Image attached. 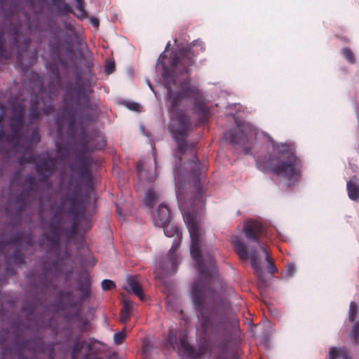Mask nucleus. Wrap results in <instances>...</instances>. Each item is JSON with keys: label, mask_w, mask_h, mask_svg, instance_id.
<instances>
[{"label": "nucleus", "mask_w": 359, "mask_h": 359, "mask_svg": "<svg viewBox=\"0 0 359 359\" xmlns=\"http://www.w3.org/2000/svg\"><path fill=\"white\" fill-rule=\"evenodd\" d=\"M166 58L165 52L162 53L158 58V62L162 65V78L167 90L168 100L170 102L168 113L174 121L170 130L177 142L178 153L182 155L187 151H190L191 154V159L187 162V168L189 170L196 189V197H202L203 176L201 164L195 154V144L184 140L192 131V124L189 116L185 111L180 110V107L185 100H194V109L201 123L206 122L210 116V108L201 90L198 85L191 83L190 78L183 79L177 85L175 73L178 72L180 74H189V67L195 64L194 51L191 48H182L172 53L169 61L170 68L167 67L164 62Z\"/></svg>", "instance_id": "f257e3e1"}, {"label": "nucleus", "mask_w": 359, "mask_h": 359, "mask_svg": "<svg viewBox=\"0 0 359 359\" xmlns=\"http://www.w3.org/2000/svg\"><path fill=\"white\" fill-rule=\"evenodd\" d=\"M184 221L191 238V255L200 273V279L193 283L191 298L196 311L201 317V331L207 337H225L230 332L229 302L218 297L211 310L208 311L204 306L205 296L209 290L211 278L217 272L215 259L210 255H204L203 257L201 255V233L195 215L191 212L185 213Z\"/></svg>", "instance_id": "f03ea898"}, {"label": "nucleus", "mask_w": 359, "mask_h": 359, "mask_svg": "<svg viewBox=\"0 0 359 359\" xmlns=\"http://www.w3.org/2000/svg\"><path fill=\"white\" fill-rule=\"evenodd\" d=\"M93 90L81 79H78L67 88V99L65 102L64 116H66L71 126L76 122V117L83 111L93 110L95 105L91 103L89 94Z\"/></svg>", "instance_id": "7ed1b4c3"}, {"label": "nucleus", "mask_w": 359, "mask_h": 359, "mask_svg": "<svg viewBox=\"0 0 359 359\" xmlns=\"http://www.w3.org/2000/svg\"><path fill=\"white\" fill-rule=\"evenodd\" d=\"M265 168L285 181L287 187L295 184L302 176V162L294 154L287 161H281L270 156L265 163Z\"/></svg>", "instance_id": "20e7f679"}, {"label": "nucleus", "mask_w": 359, "mask_h": 359, "mask_svg": "<svg viewBox=\"0 0 359 359\" xmlns=\"http://www.w3.org/2000/svg\"><path fill=\"white\" fill-rule=\"evenodd\" d=\"M76 290L80 292V296L75 299L72 290H60L58 299L64 302L63 306L66 309H75L76 316L80 315L83 302L88 299L91 295V281L88 273L79 277Z\"/></svg>", "instance_id": "39448f33"}, {"label": "nucleus", "mask_w": 359, "mask_h": 359, "mask_svg": "<svg viewBox=\"0 0 359 359\" xmlns=\"http://www.w3.org/2000/svg\"><path fill=\"white\" fill-rule=\"evenodd\" d=\"M39 94L34 95L30 101L29 116L31 123H35L42 115H49L55 111L53 105V92L46 93L41 82L38 81Z\"/></svg>", "instance_id": "423d86ee"}, {"label": "nucleus", "mask_w": 359, "mask_h": 359, "mask_svg": "<svg viewBox=\"0 0 359 359\" xmlns=\"http://www.w3.org/2000/svg\"><path fill=\"white\" fill-rule=\"evenodd\" d=\"M20 25H14L12 29V41L9 50L5 47L4 33L0 31V60H8L12 55V52L15 51L17 60H21L22 55L27 52L30 44V39L27 36L20 34Z\"/></svg>", "instance_id": "0eeeda50"}, {"label": "nucleus", "mask_w": 359, "mask_h": 359, "mask_svg": "<svg viewBox=\"0 0 359 359\" xmlns=\"http://www.w3.org/2000/svg\"><path fill=\"white\" fill-rule=\"evenodd\" d=\"M66 200L69 203L67 212L73 217L68 233V238H70L79 232L80 222H84L86 224L84 232L88 231L92 227V223L89 219L84 217L85 206L79 195L73 193L71 196H67Z\"/></svg>", "instance_id": "6e6552de"}, {"label": "nucleus", "mask_w": 359, "mask_h": 359, "mask_svg": "<svg viewBox=\"0 0 359 359\" xmlns=\"http://www.w3.org/2000/svg\"><path fill=\"white\" fill-rule=\"evenodd\" d=\"M106 145V140L102 135H97L93 137H88L84 134L80 137L79 146L76 149V158L79 168H89L93 163L91 156L88 152L95 149H102Z\"/></svg>", "instance_id": "1a4fd4ad"}, {"label": "nucleus", "mask_w": 359, "mask_h": 359, "mask_svg": "<svg viewBox=\"0 0 359 359\" xmlns=\"http://www.w3.org/2000/svg\"><path fill=\"white\" fill-rule=\"evenodd\" d=\"M158 227L163 229L164 233L168 237H172L175 235L179 236L178 228L171 222V220L165 223V225L159 226ZM180 242L181 238L178 237V240L177 241H175L168 252L166 259L161 265L162 270L165 274L175 273L177 270V257L175 252L178 249Z\"/></svg>", "instance_id": "9d476101"}, {"label": "nucleus", "mask_w": 359, "mask_h": 359, "mask_svg": "<svg viewBox=\"0 0 359 359\" xmlns=\"http://www.w3.org/2000/svg\"><path fill=\"white\" fill-rule=\"evenodd\" d=\"M243 232L248 240L255 241L260 246V249L265 255V259L268 262V270L271 274L278 271L272 259L270 257L266 248L261 245L260 237L265 233V228L262 224L257 221H249L246 222L243 228Z\"/></svg>", "instance_id": "9b49d317"}, {"label": "nucleus", "mask_w": 359, "mask_h": 359, "mask_svg": "<svg viewBox=\"0 0 359 359\" xmlns=\"http://www.w3.org/2000/svg\"><path fill=\"white\" fill-rule=\"evenodd\" d=\"M22 242V235L21 233H18L14 236L8 240L0 241V253L3 254L4 251L10 245H14L15 249L13 255L5 256L6 261L8 266L6 268V274L13 276L15 274V270L11 269L10 266L13 264L15 266H20L25 263L24 255L20 249V245Z\"/></svg>", "instance_id": "f8f14e48"}, {"label": "nucleus", "mask_w": 359, "mask_h": 359, "mask_svg": "<svg viewBox=\"0 0 359 359\" xmlns=\"http://www.w3.org/2000/svg\"><path fill=\"white\" fill-rule=\"evenodd\" d=\"M49 46L51 54L55 57L60 65L67 67V62L62 55L72 53L74 42L72 36L63 32L55 34Z\"/></svg>", "instance_id": "ddd939ff"}, {"label": "nucleus", "mask_w": 359, "mask_h": 359, "mask_svg": "<svg viewBox=\"0 0 359 359\" xmlns=\"http://www.w3.org/2000/svg\"><path fill=\"white\" fill-rule=\"evenodd\" d=\"M24 108L18 106L13 110V114L10 117L11 133L7 134L6 142L16 148L20 142L21 132L23 127Z\"/></svg>", "instance_id": "4468645a"}, {"label": "nucleus", "mask_w": 359, "mask_h": 359, "mask_svg": "<svg viewBox=\"0 0 359 359\" xmlns=\"http://www.w3.org/2000/svg\"><path fill=\"white\" fill-rule=\"evenodd\" d=\"M231 242L235 248V250L241 259L246 261L250 259L251 266L254 269L257 276H262L261 258L256 251L252 250L248 252L247 247L242 240L236 236L231 238Z\"/></svg>", "instance_id": "2eb2a0df"}, {"label": "nucleus", "mask_w": 359, "mask_h": 359, "mask_svg": "<svg viewBox=\"0 0 359 359\" xmlns=\"http://www.w3.org/2000/svg\"><path fill=\"white\" fill-rule=\"evenodd\" d=\"M25 185L27 186L23 191L15 198V203L18 205L17 213L21 215L27 205V200L29 193L36 188V179L32 174H28L25 177Z\"/></svg>", "instance_id": "dca6fc26"}, {"label": "nucleus", "mask_w": 359, "mask_h": 359, "mask_svg": "<svg viewBox=\"0 0 359 359\" xmlns=\"http://www.w3.org/2000/svg\"><path fill=\"white\" fill-rule=\"evenodd\" d=\"M56 169V159L53 157H46L40 159L35 165V170L41 182H46L55 172Z\"/></svg>", "instance_id": "f3484780"}, {"label": "nucleus", "mask_w": 359, "mask_h": 359, "mask_svg": "<svg viewBox=\"0 0 359 359\" xmlns=\"http://www.w3.org/2000/svg\"><path fill=\"white\" fill-rule=\"evenodd\" d=\"M49 232L46 235V240L50 243L51 250H60V242L63 231L62 221L60 218L55 224L50 223L48 226Z\"/></svg>", "instance_id": "a211bd4d"}, {"label": "nucleus", "mask_w": 359, "mask_h": 359, "mask_svg": "<svg viewBox=\"0 0 359 359\" xmlns=\"http://www.w3.org/2000/svg\"><path fill=\"white\" fill-rule=\"evenodd\" d=\"M43 277L41 285L43 288H49L53 286V278L60 272L59 261L51 263H46L43 266Z\"/></svg>", "instance_id": "6ab92c4d"}, {"label": "nucleus", "mask_w": 359, "mask_h": 359, "mask_svg": "<svg viewBox=\"0 0 359 359\" xmlns=\"http://www.w3.org/2000/svg\"><path fill=\"white\" fill-rule=\"evenodd\" d=\"M19 346L23 350L27 349L32 353H44L46 351L53 353L54 348L53 345H45L41 338L34 340H24L19 342Z\"/></svg>", "instance_id": "aec40b11"}, {"label": "nucleus", "mask_w": 359, "mask_h": 359, "mask_svg": "<svg viewBox=\"0 0 359 359\" xmlns=\"http://www.w3.org/2000/svg\"><path fill=\"white\" fill-rule=\"evenodd\" d=\"M180 344L182 350L194 359H199L209 351L206 344H201L198 348H194L189 344L186 336L181 337Z\"/></svg>", "instance_id": "412c9836"}, {"label": "nucleus", "mask_w": 359, "mask_h": 359, "mask_svg": "<svg viewBox=\"0 0 359 359\" xmlns=\"http://www.w3.org/2000/svg\"><path fill=\"white\" fill-rule=\"evenodd\" d=\"M152 219L156 226H163L170 221V213L168 207L164 204L160 205L156 212L153 215Z\"/></svg>", "instance_id": "4be33fe9"}, {"label": "nucleus", "mask_w": 359, "mask_h": 359, "mask_svg": "<svg viewBox=\"0 0 359 359\" xmlns=\"http://www.w3.org/2000/svg\"><path fill=\"white\" fill-rule=\"evenodd\" d=\"M126 282L128 287H124V289L132 292L142 301H143L144 299V296L137 277L134 276H129L126 278Z\"/></svg>", "instance_id": "5701e85b"}, {"label": "nucleus", "mask_w": 359, "mask_h": 359, "mask_svg": "<svg viewBox=\"0 0 359 359\" xmlns=\"http://www.w3.org/2000/svg\"><path fill=\"white\" fill-rule=\"evenodd\" d=\"M227 134L229 136L230 143L233 145L244 146L248 140L247 136L240 128L231 129Z\"/></svg>", "instance_id": "b1692460"}, {"label": "nucleus", "mask_w": 359, "mask_h": 359, "mask_svg": "<svg viewBox=\"0 0 359 359\" xmlns=\"http://www.w3.org/2000/svg\"><path fill=\"white\" fill-rule=\"evenodd\" d=\"M83 348H86L88 352H90L92 350V346L85 340H76L70 347L71 359H78L79 355Z\"/></svg>", "instance_id": "393cba45"}, {"label": "nucleus", "mask_w": 359, "mask_h": 359, "mask_svg": "<svg viewBox=\"0 0 359 359\" xmlns=\"http://www.w3.org/2000/svg\"><path fill=\"white\" fill-rule=\"evenodd\" d=\"M348 197L353 201L359 200V180L353 176L346 184Z\"/></svg>", "instance_id": "a878e982"}, {"label": "nucleus", "mask_w": 359, "mask_h": 359, "mask_svg": "<svg viewBox=\"0 0 359 359\" xmlns=\"http://www.w3.org/2000/svg\"><path fill=\"white\" fill-rule=\"evenodd\" d=\"M185 336L184 334H180L178 338L177 336V331L172 329L169 330L168 337L166 339L167 343L170 346L173 350L182 349L180 339L181 337Z\"/></svg>", "instance_id": "bb28decb"}, {"label": "nucleus", "mask_w": 359, "mask_h": 359, "mask_svg": "<svg viewBox=\"0 0 359 359\" xmlns=\"http://www.w3.org/2000/svg\"><path fill=\"white\" fill-rule=\"evenodd\" d=\"M53 6L57 13L61 15H66L69 13H73L72 7L66 3L65 0H51Z\"/></svg>", "instance_id": "cd10ccee"}, {"label": "nucleus", "mask_w": 359, "mask_h": 359, "mask_svg": "<svg viewBox=\"0 0 359 359\" xmlns=\"http://www.w3.org/2000/svg\"><path fill=\"white\" fill-rule=\"evenodd\" d=\"M136 168L137 176L141 180H145L149 182H151L156 180V177L155 176L154 174L153 175L151 173H149V175H147V173H146L147 172L144 170V162L142 161H139L137 163Z\"/></svg>", "instance_id": "c85d7f7f"}, {"label": "nucleus", "mask_w": 359, "mask_h": 359, "mask_svg": "<svg viewBox=\"0 0 359 359\" xmlns=\"http://www.w3.org/2000/svg\"><path fill=\"white\" fill-rule=\"evenodd\" d=\"M330 359H336L341 357L342 359H351L349 351L345 348H340L339 349L331 347L329 351Z\"/></svg>", "instance_id": "c756f323"}, {"label": "nucleus", "mask_w": 359, "mask_h": 359, "mask_svg": "<svg viewBox=\"0 0 359 359\" xmlns=\"http://www.w3.org/2000/svg\"><path fill=\"white\" fill-rule=\"evenodd\" d=\"M78 172L80 177L83 179L86 182V184L88 185L89 189L93 188V182L92 179V173L90 170L89 168H79L78 169Z\"/></svg>", "instance_id": "7c9ffc66"}, {"label": "nucleus", "mask_w": 359, "mask_h": 359, "mask_svg": "<svg viewBox=\"0 0 359 359\" xmlns=\"http://www.w3.org/2000/svg\"><path fill=\"white\" fill-rule=\"evenodd\" d=\"M157 199V194L154 190L150 189L145 193L144 204L147 207L151 208L154 206L156 200Z\"/></svg>", "instance_id": "2f4dec72"}, {"label": "nucleus", "mask_w": 359, "mask_h": 359, "mask_svg": "<svg viewBox=\"0 0 359 359\" xmlns=\"http://www.w3.org/2000/svg\"><path fill=\"white\" fill-rule=\"evenodd\" d=\"M22 311L26 313L28 320H32L36 311V306L33 303L25 302L22 304Z\"/></svg>", "instance_id": "473e14b6"}, {"label": "nucleus", "mask_w": 359, "mask_h": 359, "mask_svg": "<svg viewBox=\"0 0 359 359\" xmlns=\"http://www.w3.org/2000/svg\"><path fill=\"white\" fill-rule=\"evenodd\" d=\"M175 182L176 196L179 197L182 192L183 185L181 173L178 171L175 173Z\"/></svg>", "instance_id": "72a5a7b5"}, {"label": "nucleus", "mask_w": 359, "mask_h": 359, "mask_svg": "<svg viewBox=\"0 0 359 359\" xmlns=\"http://www.w3.org/2000/svg\"><path fill=\"white\" fill-rule=\"evenodd\" d=\"M351 338L353 343L357 345L359 342V322L356 321L353 325L352 330L351 332Z\"/></svg>", "instance_id": "f704fd0d"}, {"label": "nucleus", "mask_w": 359, "mask_h": 359, "mask_svg": "<svg viewBox=\"0 0 359 359\" xmlns=\"http://www.w3.org/2000/svg\"><path fill=\"white\" fill-rule=\"evenodd\" d=\"M41 141V137L39 135V132L37 127H35L32 131L31 136L28 139V142L29 144H37Z\"/></svg>", "instance_id": "c9c22d12"}, {"label": "nucleus", "mask_w": 359, "mask_h": 359, "mask_svg": "<svg viewBox=\"0 0 359 359\" xmlns=\"http://www.w3.org/2000/svg\"><path fill=\"white\" fill-rule=\"evenodd\" d=\"M358 314V307L354 302H351L349 307V320L354 322Z\"/></svg>", "instance_id": "e433bc0d"}, {"label": "nucleus", "mask_w": 359, "mask_h": 359, "mask_svg": "<svg viewBox=\"0 0 359 359\" xmlns=\"http://www.w3.org/2000/svg\"><path fill=\"white\" fill-rule=\"evenodd\" d=\"M341 53L343 56L346 58L347 61H348L350 63H354L355 62V57L353 52L351 50L348 48H344L341 50Z\"/></svg>", "instance_id": "4c0bfd02"}, {"label": "nucleus", "mask_w": 359, "mask_h": 359, "mask_svg": "<svg viewBox=\"0 0 359 359\" xmlns=\"http://www.w3.org/2000/svg\"><path fill=\"white\" fill-rule=\"evenodd\" d=\"M76 9L78 11V13H74V15L81 20H83L86 18L87 13L84 9V2L81 4L76 5Z\"/></svg>", "instance_id": "58836bf2"}, {"label": "nucleus", "mask_w": 359, "mask_h": 359, "mask_svg": "<svg viewBox=\"0 0 359 359\" xmlns=\"http://www.w3.org/2000/svg\"><path fill=\"white\" fill-rule=\"evenodd\" d=\"M101 286L103 290H110L116 287L114 282L109 279H104L102 281Z\"/></svg>", "instance_id": "ea45409f"}, {"label": "nucleus", "mask_w": 359, "mask_h": 359, "mask_svg": "<svg viewBox=\"0 0 359 359\" xmlns=\"http://www.w3.org/2000/svg\"><path fill=\"white\" fill-rule=\"evenodd\" d=\"M126 337V335L124 333V332H120L115 333L114 335V344L116 345L121 344L123 342Z\"/></svg>", "instance_id": "a19ab883"}, {"label": "nucleus", "mask_w": 359, "mask_h": 359, "mask_svg": "<svg viewBox=\"0 0 359 359\" xmlns=\"http://www.w3.org/2000/svg\"><path fill=\"white\" fill-rule=\"evenodd\" d=\"M48 69L57 79H60V72L57 64H50Z\"/></svg>", "instance_id": "79ce46f5"}, {"label": "nucleus", "mask_w": 359, "mask_h": 359, "mask_svg": "<svg viewBox=\"0 0 359 359\" xmlns=\"http://www.w3.org/2000/svg\"><path fill=\"white\" fill-rule=\"evenodd\" d=\"M35 158H36V156L34 155L31 154L28 156L27 158H19L18 161L20 165H24L25 163L35 162Z\"/></svg>", "instance_id": "37998d69"}, {"label": "nucleus", "mask_w": 359, "mask_h": 359, "mask_svg": "<svg viewBox=\"0 0 359 359\" xmlns=\"http://www.w3.org/2000/svg\"><path fill=\"white\" fill-rule=\"evenodd\" d=\"M2 122H3V116H2V115H0V141L4 140V141L6 142V137L7 136V135L6 134V133L4 131V128Z\"/></svg>", "instance_id": "c03bdc74"}, {"label": "nucleus", "mask_w": 359, "mask_h": 359, "mask_svg": "<svg viewBox=\"0 0 359 359\" xmlns=\"http://www.w3.org/2000/svg\"><path fill=\"white\" fill-rule=\"evenodd\" d=\"M296 268L293 264H287V276L291 277L295 273Z\"/></svg>", "instance_id": "a18cd8bd"}, {"label": "nucleus", "mask_w": 359, "mask_h": 359, "mask_svg": "<svg viewBox=\"0 0 359 359\" xmlns=\"http://www.w3.org/2000/svg\"><path fill=\"white\" fill-rule=\"evenodd\" d=\"M130 311L121 310L120 320L122 323H126L129 318Z\"/></svg>", "instance_id": "49530a36"}, {"label": "nucleus", "mask_w": 359, "mask_h": 359, "mask_svg": "<svg viewBox=\"0 0 359 359\" xmlns=\"http://www.w3.org/2000/svg\"><path fill=\"white\" fill-rule=\"evenodd\" d=\"M114 69H115L114 62H109V63L107 64V65L105 66V72L107 74H110L114 71Z\"/></svg>", "instance_id": "de8ad7c7"}, {"label": "nucleus", "mask_w": 359, "mask_h": 359, "mask_svg": "<svg viewBox=\"0 0 359 359\" xmlns=\"http://www.w3.org/2000/svg\"><path fill=\"white\" fill-rule=\"evenodd\" d=\"M133 307V303L130 300L125 299L123 301V308L122 310L130 311Z\"/></svg>", "instance_id": "09e8293b"}, {"label": "nucleus", "mask_w": 359, "mask_h": 359, "mask_svg": "<svg viewBox=\"0 0 359 359\" xmlns=\"http://www.w3.org/2000/svg\"><path fill=\"white\" fill-rule=\"evenodd\" d=\"M25 243L28 246H32L34 244V241L31 235H27L24 238Z\"/></svg>", "instance_id": "8fccbe9b"}, {"label": "nucleus", "mask_w": 359, "mask_h": 359, "mask_svg": "<svg viewBox=\"0 0 359 359\" xmlns=\"http://www.w3.org/2000/svg\"><path fill=\"white\" fill-rule=\"evenodd\" d=\"M128 108L133 111H138L140 104L135 102H133L128 105Z\"/></svg>", "instance_id": "3c124183"}, {"label": "nucleus", "mask_w": 359, "mask_h": 359, "mask_svg": "<svg viewBox=\"0 0 359 359\" xmlns=\"http://www.w3.org/2000/svg\"><path fill=\"white\" fill-rule=\"evenodd\" d=\"M90 22L93 24V25L95 27H97L99 26V20L97 18H91Z\"/></svg>", "instance_id": "603ef678"}, {"label": "nucleus", "mask_w": 359, "mask_h": 359, "mask_svg": "<svg viewBox=\"0 0 359 359\" xmlns=\"http://www.w3.org/2000/svg\"><path fill=\"white\" fill-rule=\"evenodd\" d=\"M243 152L245 154H248L250 153V149L243 147Z\"/></svg>", "instance_id": "864d4df0"}, {"label": "nucleus", "mask_w": 359, "mask_h": 359, "mask_svg": "<svg viewBox=\"0 0 359 359\" xmlns=\"http://www.w3.org/2000/svg\"><path fill=\"white\" fill-rule=\"evenodd\" d=\"M62 207H60V208H58V209L56 210V212H55V215H61V214H62Z\"/></svg>", "instance_id": "5fc2aeb1"}, {"label": "nucleus", "mask_w": 359, "mask_h": 359, "mask_svg": "<svg viewBox=\"0 0 359 359\" xmlns=\"http://www.w3.org/2000/svg\"><path fill=\"white\" fill-rule=\"evenodd\" d=\"M83 359H101L100 358H89L87 355H84Z\"/></svg>", "instance_id": "6e6d98bb"}, {"label": "nucleus", "mask_w": 359, "mask_h": 359, "mask_svg": "<svg viewBox=\"0 0 359 359\" xmlns=\"http://www.w3.org/2000/svg\"><path fill=\"white\" fill-rule=\"evenodd\" d=\"M76 5L81 4V3H83V0H75Z\"/></svg>", "instance_id": "4d7b16f0"}, {"label": "nucleus", "mask_w": 359, "mask_h": 359, "mask_svg": "<svg viewBox=\"0 0 359 359\" xmlns=\"http://www.w3.org/2000/svg\"><path fill=\"white\" fill-rule=\"evenodd\" d=\"M116 208H117V212H118V215H121V210L118 205L116 206Z\"/></svg>", "instance_id": "13d9d810"}, {"label": "nucleus", "mask_w": 359, "mask_h": 359, "mask_svg": "<svg viewBox=\"0 0 359 359\" xmlns=\"http://www.w3.org/2000/svg\"><path fill=\"white\" fill-rule=\"evenodd\" d=\"M181 162H182V157L181 156L179 157V164L181 165Z\"/></svg>", "instance_id": "bf43d9fd"}, {"label": "nucleus", "mask_w": 359, "mask_h": 359, "mask_svg": "<svg viewBox=\"0 0 359 359\" xmlns=\"http://www.w3.org/2000/svg\"><path fill=\"white\" fill-rule=\"evenodd\" d=\"M215 359H227V358H224V357H221V356H219V357H217V358H215Z\"/></svg>", "instance_id": "052dcab7"}, {"label": "nucleus", "mask_w": 359, "mask_h": 359, "mask_svg": "<svg viewBox=\"0 0 359 359\" xmlns=\"http://www.w3.org/2000/svg\"><path fill=\"white\" fill-rule=\"evenodd\" d=\"M4 0H0V4L3 5L4 4Z\"/></svg>", "instance_id": "680f3d73"}, {"label": "nucleus", "mask_w": 359, "mask_h": 359, "mask_svg": "<svg viewBox=\"0 0 359 359\" xmlns=\"http://www.w3.org/2000/svg\"><path fill=\"white\" fill-rule=\"evenodd\" d=\"M19 175H20V173H19V172H18L16 173V176H15V177H18L19 176Z\"/></svg>", "instance_id": "e2e57ef3"}, {"label": "nucleus", "mask_w": 359, "mask_h": 359, "mask_svg": "<svg viewBox=\"0 0 359 359\" xmlns=\"http://www.w3.org/2000/svg\"><path fill=\"white\" fill-rule=\"evenodd\" d=\"M149 88H150L151 90H153V89H152V86H151V84H149Z\"/></svg>", "instance_id": "0e129e2a"}, {"label": "nucleus", "mask_w": 359, "mask_h": 359, "mask_svg": "<svg viewBox=\"0 0 359 359\" xmlns=\"http://www.w3.org/2000/svg\"><path fill=\"white\" fill-rule=\"evenodd\" d=\"M168 46H170V43H168L167 44V48H168Z\"/></svg>", "instance_id": "69168bd1"}]
</instances>
